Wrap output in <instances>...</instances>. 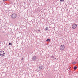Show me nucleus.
I'll list each match as a JSON object with an SVG mask.
<instances>
[{"label": "nucleus", "instance_id": "nucleus-1", "mask_svg": "<svg viewBox=\"0 0 78 78\" xmlns=\"http://www.w3.org/2000/svg\"><path fill=\"white\" fill-rule=\"evenodd\" d=\"M11 17L12 19H16L17 17V15L16 13H13L11 15Z\"/></svg>", "mask_w": 78, "mask_h": 78}, {"label": "nucleus", "instance_id": "nucleus-2", "mask_svg": "<svg viewBox=\"0 0 78 78\" xmlns=\"http://www.w3.org/2000/svg\"><path fill=\"white\" fill-rule=\"evenodd\" d=\"M77 28V25L75 23H74L72 25V28L73 29H76Z\"/></svg>", "mask_w": 78, "mask_h": 78}, {"label": "nucleus", "instance_id": "nucleus-3", "mask_svg": "<svg viewBox=\"0 0 78 78\" xmlns=\"http://www.w3.org/2000/svg\"><path fill=\"white\" fill-rule=\"evenodd\" d=\"M64 48H65V46L63 45H61L60 47V49L62 51L64 50Z\"/></svg>", "mask_w": 78, "mask_h": 78}, {"label": "nucleus", "instance_id": "nucleus-4", "mask_svg": "<svg viewBox=\"0 0 78 78\" xmlns=\"http://www.w3.org/2000/svg\"><path fill=\"white\" fill-rule=\"evenodd\" d=\"M0 55L1 56H5V52L3 51H2L0 52Z\"/></svg>", "mask_w": 78, "mask_h": 78}, {"label": "nucleus", "instance_id": "nucleus-5", "mask_svg": "<svg viewBox=\"0 0 78 78\" xmlns=\"http://www.w3.org/2000/svg\"><path fill=\"white\" fill-rule=\"evenodd\" d=\"M77 68V67L75 66L74 67L73 69L74 70H76V69Z\"/></svg>", "mask_w": 78, "mask_h": 78}, {"label": "nucleus", "instance_id": "nucleus-6", "mask_svg": "<svg viewBox=\"0 0 78 78\" xmlns=\"http://www.w3.org/2000/svg\"><path fill=\"white\" fill-rule=\"evenodd\" d=\"M46 41H48V42H50V39H48Z\"/></svg>", "mask_w": 78, "mask_h": 78}, {"label": "nucleus", "instance_id": "nucleus-7", "mask_svg": "<svg viewBox=\"0 0 78 78\" xmlns=\"http://www.w3.org/2000/svg\"><path fill=\"white\" fill-rule=\"evenodd\" d=\"M72 64H76V62H74L72 63Z\"/></svg>", "mask_w": 78, "mask_h": 78}, {"label": "nucleus", "instance_id": "nucleus-8", "mask_svg": "<svg viewBox=\"0 0 78 78\" xmlns=\"http://www.w3.org/2000/svg\"><path fill=\"white\" fill-rule=\"evenodd\" d=\"M48 28L47 27L45 29L46 30H48Z\"/></svg>", "mask_w": 78, "mask_h": 78}, {"label": "nucleus", "instance_id": "nucleus-9", "mask_svg": "<svg viewBox=\"0 0 78 78\" xmlns=\"http://www.w3.org/2000/svg\"><path fill=\"white\" fill-rule=\"evenodd\" d=\"M9 45H12V43H9Z\"/></svg>", "mask_w": 78, "mask_h": 78}, {"label": "nucleus", "instance_id": "nucleus-10", "mask_svg": "<svg viewBox=\"0 0 78 78\" xmlns=\"http://www.w3.org/2000/svg\"><path fill=\"white\" fill-rule=\"evenodd\" d=\"M60 2H64V0H60Z\"/></svg>", "mask_w": 78, "mask_h": 78}, {"label": "nucleus", "instance_id": "nucleus-11", "mask_svg": "<svg viewBox=\"0 0 78 78\" xmlns=\"http://www.w3.org/2000/svg\"><path fill=\"white\" fill-rule=\"evenodd\" d=\"M8 0H3V2H5V1H7Z\"/></svg>", "mask_w": 78, "mask_h": 78}, {"label": "nucleus", "instance_id": "nucleus-12", "mask_svg": "<svg viewBox=\"0 0 78 78\" xmlns=\"http://www.w3.org/2000/svg\"><path fill=\"white\" fill-rule=\"evenodd\" d=\"M38 31H39V32L41 31V30H38Z\"/></svg>", "mask_w": 78, "mask_h": 78}, {"label": "nucleus", "instance_id": "nucleus-13", "mask_svg": "<svg viewBox=\"0 0 78 78\" xmlns=\"http://www.w3.org/2000/svg\"><path fill=\"white\" fill-rule=\"evenodd\" d=\"M41 69H42V68H41Z\"/></svg>", "mask_w": 78, "mask_h": 78}, {"label": "nucleus", "instance_id": "nucleus-14", "mask_svg": "<svg viewBox=\"0 0 78 78\" xmlns=\"http://www.w3.org/2000/svg\"><path fill=\"white\" fill-rule=\"evenodd\" d=\"M71 67H70V69Z\"/></svg>", "mask_w": 78, "mask_h": 78}]
</instances>
